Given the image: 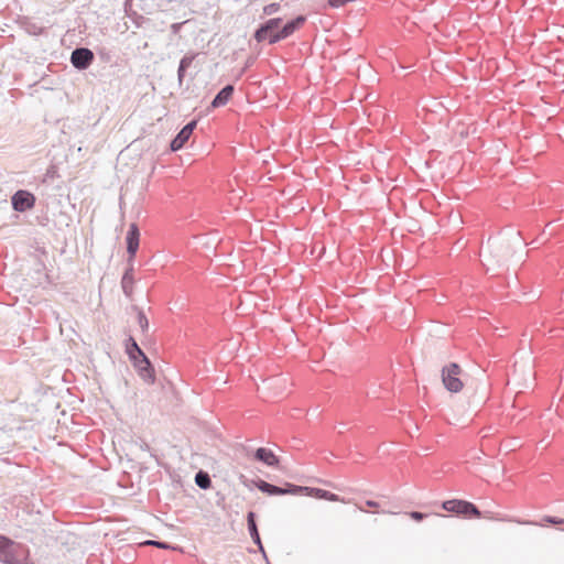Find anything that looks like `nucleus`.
Here are the masks:
<instances>
[{"mask_svg": "<svg viewBox=\"0 0 564 564\" xmlns=\"http://www.w3.org/2000/svg\"><path fill=\"white\" fill-rule=\"evenodd\" d=\"M525 241L521 238L520 231L510 230L509 234L488 239L486 250L482 253L484 265L487 271L490 265L505 267L514 253V247L525 246Z\"/></svg>", "mask_w": 564, "mask_h": 564, "instance_id": "1", "label": "nucleus"}, {"mask_svg": "<svg viewBox=\"0 0 564 564\" xmlns=\"http://www.w3.org/2000/svg\"><path fill=\"white\" fill-rule=\"evenodd\" d=\"M29 550L25 545L18 543L0 534V562L3 564H26Z\"/></svg>", "mask_w": 564, "mask_h": 564, "instance_id": "2", "label": "nucleus"}, {"mask_svg": "<svg viewBox=\"0 0 564 564\" xmlns=\"http://www.w3.org/2000/svg\"><path fill=\"white\" fill-rule=\"evenodd\" d=\"M126 350H127V354L129 355V357L133 361H137L135 352L140 354L141 365H142V366H140V376L145 381L152 382L154 379L153 378V368L151 366L150 360L148 359L145 354L142 351V349L139 347V345L137 344L134 338L129 337V339L127 340Z\"/></svg>", "mask_w": 564, "mask_h": 564, "instance_id": "3", "label": "nucleus"}, {"mask_svg": "<svg viewBox=\"0 0 564 564\" xmlns=\"http://www.w3.org/2000/svg\"><path fill=\"white\" fill-rule=\"evenodd\" d=\"M460 372V367L455 362H452L442 369V381L448 391L457 393L463 389L464 384L459 379Z\"/></svg>", "mask_w": 564, "mask_h": 564, "instance_id": "4", "label": "nucleus"}, {"mask_svg": "<svg viewBox=\"0 0 564 564\" xmlns=\"http://www.w3.org/2000/svg\"><path fill=\"white\" fill-rule=\"evenodd\" d=\"M257 487L260 491L268 494L270 496L300 495L305 489L303 486H296L292 484H288L285 488H282L261 479L257 482Z\"/></svg>", "mask_w": 564, "mask_h": 564, "instance_id": "5", "label": "nucleus"}, {"mask_svg": "<svg viewBox=\"0 0 564 564\" xmlns=\"http://www.w3.org/2000/svg\"><path fill=\"white\" fill-rule=\"evenodd\" d=\"M35 202V196L26 189H19L11 197L12 208L19 213H24L34 208Z\"/></svg>", "mask_w": 564, "mask_h": 564, "instance_id": "6", "label": "nucleus"}, {"mask_svg": "<svg viewBox=\"0 0 564 564\" xmlns=\"http://www.w3.org/2000/svg\"><path fill=\"white\" fill-rule=\"evenodd\" d=\"M443 509H445L448 512H455L464 516H480V511L478 510V508L474 503L465 500H447L443 502Z\"/></svg>", "mask_w": 564, "mask_h": 564, "instance_id": "7", "label": "nucleus"}, {"mask_svg": "<svg viewBox=\"0 0 564 564\" xmlns=\"http://www.w3.org/2000/svg\"><path fill=\"white\" fill-rule=\"evenodd\" d=\"M305 22V17L299 15L295 19L285 23L276 33L269 37V44H275L299 30Z\"/></svg>", "mask_w": 564, "mask_h": 564, "instance_id": "8", "label": "nucleus"}, {"mask_svg": "<svg viewBox=\"0 0 564 564\" xmlns=\"http://www.w3.org/2000/svg\"><path fill=\"white\" fill-rule=\"evenodd\" d=\"M94 61V53L86 47H77L70 54L72 65L79 69H87Z\"/></svg>", "mask_w": 564, "mask_h": 564, "instance_id": "9", "label": "nucleus"}, {"mask_svg": "<svg viewBox=\"0 0 564 564\" xmlns=\"http://www.w3.org/2000/svg\"><path fill=\"white\" fill-rule=\"evenodd\" d=\"M281 18H273L261 24L254 32V39L257 40V42H269V33H272L273 31H279L281 29Z\"/></svg>", "mask_w": 564, "mask_h": 564, "instance_id": "10", "label": "nucleus"}, {"mask_svg": "<svg viewBox=\"0 0 564 564\" xmlns=\"http://www.w3.org/2000/svg\"><path fill=\"white\" fill-rule=\"evenodd\" d=\"M139 238L140 231L138 225L132 223L129 226V230L127 232L126 241H127V251L129 253L130 261L133 260L138 249H139Z\"/></svg>", "mask_w": 564, "mask_h": 564, "instance_id": "11", "label": "nucleus"}, {"mask_svg": "<svg viewBox=\"0 0 564 564\" xmlns=\"http://www.w3.org/2000/svg\"><path fill=\"white\" fill-rule=\"evenodd\" d=\"M133 284H134V278H133V260H128V268L126 269L123 276L121 279V288L124 293V295L128 299L132 297L133 293Z\"/></svg>", "mask_w": 564, "mask_h": 564, "instance_id": "12", "label": "nucleus"}, {"mask_svg": "<svg viewBox=\"0 0 564 564\" xmlns=\"http://www.w3.org/2000/svg\"><path fill=\"white\" fill-rule=\"evenodd\" d=\"M247 524H248V530H249L252 541L259 546V550L262 553H264V549H263V545H262V542L260 539V534L258 531L257 522H256V513L254 512H252V511L248 512Z\"/></svg>", "mask_w": 564, "mask_h": 564, "instance_id": "13", "label": "nucleus"}, {"mask_svg": "<svg viewBox=\"0 0 564 564\" xmlns=\"http://www.w3.org/2000/svg\"><path fill=\"white\" fill-rule=\"evenodd\" d=\"M304 488L305 489L302 494H305L307 496H313L317 499H325V500H329V501H344V499H341L339 496H337L330 491L319 489V488H311V487H304Z\"/></svg>", "mask_w": 564, "mask_h": 564, "instance_id": "14", "label": "nucleus"}, {"mask_svg": "<svg viewBox=\"0 0 564 564\" xmlns=\"http://www.w3.org/2000/svg\"><path fill=\"white\" fill-rule=\"evenodd\" d=\"M254 458L268 466H276L279 464V458L275 454L271 449L264 447H260L254 452Z\"/></svg>", "mask_w": 564, "mask_h": 564, "instance_id": "15", "label": "nucleus"}, {"mask_svg": "<svg viewBox=\"0 0 564 564\" xmlns=\"http://www.w3.org/2000/svg\"><path fill=\"white\" fill-rule=\"evenodd\" d=\"M234 86L227 85L221 90L218 91V94L215 96L214 100L212 101V107L218 108L225 106L229 99L231 98L234 94Z\"/></svg>", "mask_w": 564, "mask_h": 564, "instance_id": "16", "label": "nucleus"}, {"mask_svg": "<svg viewBox=\"0 0 564 564\" xmlns=\"http://www.w3.org/2000/svg\"><path fill=\"white\" fill-rule=\"evenodd\" d=\"M197 54H186L183 56V58L180 61L178 69H177V78L180 84H182L185 72L188 67H191L192 63L194 62Z\"/></svg>", "mask_w": 564, "mask_h": 564, "instance_id": "17", "label": "nucleus"}, {"mask_svg": "<svg viewBox=\"0 0 564 564\" xmlns=\"http://www.w3.org/2000/svg\"><path fill=\"white\" fill-rule=\"evenodd\" d=\"M191 134H188L184 129H182L176 137L171 141V150L177 151L184 147V144L189 139Z\"/></svg>", "mask_w": 564, "mask_h": 564, "instance_id": "18", "label": "nucleus"}, {"mask_svg": "<svg viewBox=\"0 0 564 564\" xmlns=\"http://www.w3.org/2000/svg\"><path fill=\"white\" fill-rule=\"evenodd\" d=\"M135 0H126L123 3V9L126 12V15L130 18L133 22L139 24V20H142V15H140L135 10H133V6Z\"/></svg>", "mask_w": 564, "mask_h": 564, "instance_id": "19", "label": "nucleus"}, {"mask_svg": "<svg viewBox=\"0 0 564 564\" xmlns=\"http://www.w3.org/2000/svg\"><path fill=\"white\" fill-rule=\"evenodd\" d=\"M195 482L202 489H208L212 486V479L206 471L199 470L195 475Z\"/></svg>", "mask_w": 564, "mask_h": 564, "instance_id": "20", "label": "nucleus"}, {"mask_svg": "<svg viewBox=\"0 0 564 564\" xmlns=\"http://www.w3.org/2000/svg\"><path fill=\"white\" fill-rule=\"evenodd\" d=\"M134 310L137 311V315H138V324L142 330V333H147L148 329H149V321L145 316V314L143 313V311H141L139 307H134Z\"/></svg>", "mask_w": 564, "mask_h": 564, "instance_id": "21", "label": "nucleus"}, {"mask_svg": "<svg viewBox=\"0 0 564 564\" xmlns=\"http://www.w3.org/2000/svg\"><path fill=\"white\" fill-rule=\"evenodd\" d=\"M135 1H137L135 6L140 11L148 13V14H150L152 12V6L150 3L151 0H135Z\"/></svg>", "mask_w": 564, "mask_h": 564, "instance_id": "22", "label": "nucleus"}, {"mask_svg": "<svg viewBox=\"0 0 564 564\" xmlns=\"http://www.w3.org/2000/svg\"><path fill=\"white\" fill-rule=\"evenodd\" d=\"M144 544L153 545V546H156L159 549H164V550H175L174 546L167 544L166 542H161V541L149 540V541H145Z\"/></svg>", "mask_w": 564, "mask_h": 564, "instance_id": "23", "label": "nucleus"}, {"mask_svg": "<svg viewBox=\"0 0 564 564\" xmlns=\"http://www.w3.org/2000/svg\"><path fill=\"white\" fill-rule=\"evenodd\" d=\"M279 10H280V4L279 3H270V4H267L263 8V13L265 15H271V14L278 12Z\"/></svg>", "mask_w": 564, "mask_h": 564, "instance_id": "24", "label": "nucleus"}, {"mask_svg": "<svg viewBox=\"0 0 564 564\" xmlns=\"http://www.w3.org/2000/svg\"><path fill=\"white\" fill-rule=\"evenodd\" d=\"M543 521L550 524L558 525L564 523L563 518L552 517V516H545L543 518Z\"/></svg>", "mask_w": 564, "mask_h": 564, "instance_id": "25", "label": "nucleus"}, {"mask_svg": "<svg viewBox=\"0 0 564 564\" xmlns=\"http://www.w3.org/2000/svg\"><path fill=\"white\" fill-rule=\"evenodd\" d=\"M196 124H197L196 120H192L191 122H188L187 124H185V126L183 127V129H184L188 134H191V135H192V133H193L194 129L196 128Z\"/></svg>", "mask_w": 564, "mask_h": 564, "instance_id": "26", "label": "nucleus"}, {"mask_svg": "<svg viewBox=\"0 0 564 564\" xmlns=\"http://www.w3.org/2000/svg\"><path fill=\"white\" fill-rule=\"evenodd\" d=\"M410 517L415 521H422L424 518H426V514L419 511H412L410 512Z\"/></svg>", "mask_w": 564, "mask_h": 564, "instance_id": "27", "label": "nucleus"}, {"mask_svg": "<svg viewBox=\"0 0 564 564\" xmlns=\"http://www.w3.org/2000/svg\"><path fill=\"white\" fill-rule=\"evenodd\" d=\"M55 173H56L55 167L54 166H50L46 170V173L44 175L43 182H46L47 178H53Z\"/></svg>", "mask_w": 564, "mask_h": 564, "instance_id": "28", "label": "nucleus"}, {"mask_svg": "<svg viewBox=\"0 0 564 564\" xmlns=\"http://www.w3.org/2000/svg\"><path fill=\"white\" fill-rule=\"evenodd\" d=\"M135 356H137V361H134V366L138 368V370L140 371V366L141 365V357H140V354L139 352H135Z\"/></svg>", "mask_w": 564, "mask_h": 564, "instance_id": "29", "label": "nucleus"}, {"mask_svg": "<svg viewBox=\"0 0 564 564\" xmlns=\"http://www.w3.org/2000/svg\"><path fill=\"white\" fill-rule=\"evenodd\" d=\"M135 356H137V361H134V366L138 368V370L140 371V366L141 365V357H140V354L139 352H135Z\"/></svg>", "mask_w": 564, "mask_h": 564, "instance_id": "30", "label": "nucleus"}, {"mask_svg": "<svg viewBox=\"0 0 564 564\" xmlns=\"http://www.w3.org/2000/svg\"><path fill=\"white\" fill-rule=\"evenodd\" d=\"M366 506L370 507V508H377L378 507V502H376L373 500H367L366 501Z\"/></svg>", "mask_w": 564, "mask_h": 564, "instance_id": "31", "label": "nucleus"}, {"mask_svg": "<svg viewBox=\"0 0 564 564\" xmlns=\"http://www.w3.org/2000/svg\"><path fill=\"white\" fill-rule=\"evenodd\" d=\"M178 28H180V24H178V23H174V24L172 25V29H173L174 31H177V30H178Z\"/></svg>", "mask_w": 564, "mask_h": 564, "instance_id": "32", "label": "nucleus"}, {"mask_svg": "<svg viewBox=\"0 0 564 564\" xmlns=\"http://www.w3.org/2000/svg\"><path fill=\"white\" fill-rule=\"evenodd\" d=\"M278 31H273L272 33H269V37L272 36V34L276 33Z\"/></svg>", "mask_w": 564, "mask_h": 564, "instance_id": "33", "label": "nucleus"}]
</instances>
